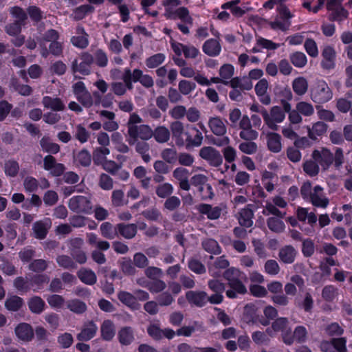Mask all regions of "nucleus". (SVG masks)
Here are the masks:
<instances>
[{"label":"nucleus","instance_id":"obj_48","mask_svg":"<svg viewBox=\"0 0 352 352\" xmlns=\"http://www.w3.org/2000/svg\"><path fill=\"white\" fill-rule=\"evenodd\" d=\"M153 136L157 142H166L170 138V131L166 127L160 126L155 129Z\"/></svg>","mask_w":352,"mask_h":352},{"label":"nucleus","instance_id":"obj_17","mask_svg":"<svg viewBox=\"0 0 352 352\" xmlns=\"http://www.w3.org/2000/svg\"><path fill=\"white\" fill-rule=\"evenodd\" d=\"M269 82L265 78L261 79L255 85L254 89L260 102L268 105L271 102V98L267 93Z\"/></svg>","mask_w":352,"mask_h":352},{"label":"nucleus","instance_id":"obj_46","mask_svg":"<svg viewBox=\"0 0 352 352\" xmlns=\"http://www.w3.org/2000/svg\"><path fill=\"white\" fill-rule=\"evenodd\" d=\"M291 63L298 68L304 67L307 63V58L302 52H295L289 55Z\"/></svg>","mask_w":352,"mask_h":352},{"label":"nucleus","instance_id":"obj_59","mask_svg":"<svg viewBox=\"0 0 352 352\" xmlns=\"http://www.w3.org/2000/svg\"><path fill=\"white\" fill-rule=\"evenodd\" d=\"M303 170L309 176L313 177L319 173V166L314 160H307L303 164Z\"/></svg>","mask_w":352,"mask_h":352},{"label":"nucleus","instance_id":"obj_28","mask_svg":"<svg viewBox=\"0 0 352 352\" xmlns=\"http://www.w3.org/2000/svg\"><path fill=\"white\" fill-rule=\"evenodd\" d=\"M197 210L200 213L206 215L210 219H218L221 213V209L219 207H212L209 204H205L199 205Z\"/></svg>","mask_w":352,"mask_h":352},{"label":"nucleus","instance_id":"obj_45","mask_svg":"<svg viewBox=\"0 0 352 352\" xmlns=\"http://www.w3.org/2000/svg\"><path fill=\"white\" fill-rule=\"evenodd\" d=\"M101 234L108 239H113L118 235V228L114 227L109 222L102 223L100 228Z\"/></svg>","mask_w":352,"mask_h":352},{"label":"nucleus","instance_id":"obj_50","mask_svg":"<svg viewBox=\"0 0 352 352\" xmlns=\"http://www.w3.org/2000/svg\"><path fill=\"white\" fill-rule=\"evenodd\" d=\"M40 144L42 149L47 153L55 154L60 150L59 145L52 142L48 137H43L40 141Z\"/></svg>","mask_w":352,"mask_h":352},{"label":"nucleus","instance_id":"obj_49","mask_svg":"<svg viewBox=\"0 0 352 352\" xmlns=\"http://www.w3.org/2000/svg\"><path fill=\"white\" fill-rule=\"evenodd\" d=\"M23 300L21 298L12 296L7 298L5 302L6 309L11 311H18L23 305Z\"/></svg>","mask_w":352,"mask_h":352},{"label":"nucleus","instance_id":"obj_21","mask_svg":"<svg viewBox=\"0 0 352 352\" xmlns=\"http://www.w3.org/2000/svg\"><path fill=\"white\" fill-rule=\"evenodd\" d=\"M80 59L81 62L79 64L76 61L73 64V70L74 72L87 75L89 73L90 66L94 61V58L88 53H84Z\"/></svg>","mask_w":352,"mask_h":352},{"label":"nucleus","instance_id":"obj_13","mask_svg":"<svg viewBox=\"0 0 352 352\" xmlns=\"http://www.w3.org/2000/svg\"><path fill=\"white\" fill-rule=\"evenodd\" d=\"M307 330L303 326H298L295 328L293 333L284 334L283 342L287 345L292 344L295 341L299 343L305 342L307 338Z\"/></svg>","mask_w":352,"mask_h":352},{"label":"nucleus","instance_id":"obj_40","mask_svg":"<svg viewBox=\"0 0 352 352\" xmlns=\"http://www.w3.org/2000/svg\"><path fill=\"white\" fill-rule=\"evenodd\" d=\"M118 336L120 344L129 345L134 339L133 331L131 327H123L118 331Z\"/></svg>","mask_w":352,"mask_h":352},{"label":"nucleus","instance_id":"obj_57","mask_svg":"<svg viewBox=\"0 0 352 352\" xmlns=\"http://www.w3.org/2000/svg\"><path fill=\"white\" fill-rule=\"evenodd\" d=\"M304 47L309 56L316 58L318 56V45L314 39L307 38L305 42Z\"/></svg>","mask_w":352,"mask_h":352},{"label":"nucleus","instance_id":"obj_56","mask_svg":"<svg viewBox=\"0 0 352 352\" xmlns=\"http://www.w3.org/2000/svg\"><path fill=\"white\" fill-rule=\"evenodd\" d=\"M47 301L50 306L55 309H59L63 307L65 304V299L62 296L57 294H52L48 296Z\"/></svg>","mask_w":352,"mask_h":352},{"label":"nucleus","instance_id":"obj_2","mask_svg":"<svg viewBox=\"0 0 352 352\" xmlns=\"http://www.w3.org/2000/svg\"><path fill=\"white\" fill-rule=\"evenodd\" d=\"M300 192L303 199L310 201L314 206L326 208L329 204V199L320 186L311 188L309 182H305L301 187Z\"/></svg>","mask_w":352,"mask_h":352},{"label":"nucleus","instance_id":"obj_43","mask_svg":"<svg viewBox=\"0 0 352 352\" xmlns=\"http://www.w3.org/2000/svg\"><path fill=\"white\" fill-rule=\"evenodd\" d=\"M252 217L253 212L251 209L248 208H243L239 213V222L242 226L249 228L253 223Z\"/></svg>","mask_w":352,"mask_h":352},{"label":"nucleus","instance_id":"obj_6","mask_svg":"<svg viewBox=\"0 0 352 352\" xmlns=\"http://www.w3.org/2000/svg\"><path fill=\"white\" fill-rule=\"evenodd\" d=\"M262 116L265 124L272 130H277V124L283 122L285 118V112L278 106L272 107L270 112L262 111Z\"/></svg>","mask_w":352,"mask_h":352},{"label":"nucleus","instance_id":"obj_5","mask_svg":"<svg viewBox=\"0 0 352 352\" xmlns=\"http://www.w3.org/2000/svg\"><path fill=\"white\" fill-rule=\"evenodd\" d=\"M333 98V92L328 84L323 80H318L311 89V98L319 104L325 103Z\"/></svg>","mask_w":352,"mask_h":352},{"label":"nucleus","instance_id":"obj_16","mask_svg":"<svg viewBox=\"0 0 352 352\" xmlns=\"http://www.w3.org/2000/svg\"><path fill=\"white\" fill-rule=\"evenodd\" d=\"M320 349L323 352H346V340L341 338L331 342L324 341L320 344Z\"/></svg>","mask_w":352,"mask_h":352},{"label":"nucleus","instance_id":"obj_27","mask_svg":"<svg viewBox=\"0 0 352 352\" xmlns=\"http://www.w3.org/2000/svg\"><path fill=\"white\" fill-rule=\"evenodd\" d=\"M267 144L269 150L274 153L281 151V137L276 133L270 132L267 133Z\"/></svg>","mask_w":352,"mask_h":352},{"label":"nucleus","instance_id":"obj_54","mask_svg":"<svg viewBox=\"0 0 352 352\" xmlns=\"http://www.w3.org/2000/svg\"><path fill=\"white\" fill-rule=\"evenodd\" d=\"M239 0H236L232 2L224 3L222 5V8L230 9L233 15L236 16H241L245 14L246 10H248V8L243 9L237 6L236 5L239 3Z\"/></svg>","mask_w":352,"mask_h":352},{"label":"nucleus","instance_id":"obj_25","mask_svg":"<svg viewBox=\"0 0 352 352\" xmlns=\"http://www.w3.org/2000/svg\"><path fill=\"white\" fill-rule=\"evenodd\" d=\"M208 126L211 131L216 135H223L226 133V126L219 117L210 118L208 121Z\"/></svg>","mask_w":352,"mask_h":352},{"label":"nucleus","instance_id":"obj_52","mask_svg":"<svg viewBox=\"0 0 352 352\" xmlns=\"http://www.w3.org/2000/svg\"><path fill=\"white\" fill-rule=\"evenodd\" d=\"M4 173L7 177H14L19 171V163L14 160H8L4 164Z\"/></svg>","mask_w":352,"mask_h":352},{"label":"nucleus","instance_id":"obj_30","mask_svg":"<svg viewBox=\"0 0 352 352\" xmlns=\"http://www.w3.org/2000/svg\"><path fill=\"white\" fill-rule=\"evenodd\" d=\"M221 50L219 41L216 39H209L203 45V51L210 56H218Z\"/></svg>","mask_w":352,"mask_h":352},{"label":"nucleus","instance_id":"obj_47","mask_svg":"<svg viewBox=\"0 0 352 352\" xmlns=\"http://www.w3.org/2000/svg\"><path fill=\"white\" fill-rule=\"evenodd\" d=\"M120 234L126 239L133 238L137 232V228L134 224H118L117 226Z\"/></svg>","mask_w":352,"mask_h":352},{"label":"nucleus","instance_id":"obj_11","mask_svg":"<svg viewBox=\"0 0 352 352\" xmlns=\"http://www.w3.org/2000/svg\"><path fill=\"white\" fill-rule=\"evenodd\" d=\"M200 157L206 160L210 165L219 166L223 159L220 153L212 146H204L199 151Z\"/></svg>","mask_w":352,"mask_h":352},{"label":"nucleus","instance_id":"obj_42","mask_svg":"<svg viewBox=\"0 0 352 352\" xmlns=\"http://www.w3.org/2000/svg\"><path fill=\"white\" fill-rule=\"evenodd\" d=\"M78 276L82 283L89 285L96 283L97 280L96 274L88 269H81L78 271Z\"/></svg>","mask_w":352,"mask_h":352},{"label":"nucleus","instance_id":"obj_35","mask_svg":"<svg viewBox=\"0 0 352 352\" xmlns=\"http://www.w3.org/2000/svg\"><path fill=\"white\" fill-rule=\"evenodd\" d=\"M43 104L47 109L53 111H62L65 109V104L60 98L45 96L43 98Z\"/></svg>","mask_w":352,"mask_h":352},{"label":"nucleus","instance_id":"obj_9","mask_svg":"<svg viewBox=\"0 0 352 352\" xmlns=\"http://www.w3.org/2000/svg\"><path fill=\"white\" fill-rule=\"evenodd\" d=\"M69 208L77 212L91 213V204L88 197L85 196H75L69 199Z\"/></svg>","mask_w":352,"mask_h":352},{"label":"nucleus","instance_id":"obj_55","mask_svg":"<svg viewBox=\"0 0 352 352\" xmlns=\"http://www.w3.org/2000/svg\"><path fill=\"white\" fill-rule=\"evenodd\" d=\"M165 58L164 54L158 53L146 58L145 63L148 68H155L161 65Z\"/></svg>","mask_w":352,"mask_h":352},{"label":"nucleus","instance_id":"obj_36","mask_svg":"<svg viewBox=\"0 0 352 352\" xmlns=\"http://www.w3.org/2000/svg\"><path fill=\"white\" fill-rule=\"evenodd\" d=\"M30 310L36 314L42 313L45 307L44 300L39 296H33L28 302Z\"/></svg>","mask_w":352,"mask_h":352},{"label":"nucleus","instance_id":"obj_4","mask_svg":"<svg viewBox=\"0 0 352 352\" xmlns=\"http://www.w3.org/2000/svg\"><path fill=\"white\" fill-rule=\"evenodd\" d=\"M122 79L126 84L129 89L133 87L132 82H140L145 87H151L154 82L151 76L148 74H143V72L135 69L131 72L129 68H125L122 76Z\"/></svg>","mask_w":352,"mask_h":352},{"label":"nucleus","instance_id":"obj_3","mask_svg":"<svg viewBox=\"0 0 352 352\" xmlns=\"http://www.w3.org/2000/svg\"><path fill=\"white\" fill-rule=\"evenodd\" d=\"M243 274L235 267L228 269L224 273V277L228 280L230 289L226 291V296L230 298H236L238 294L246 293L245 286L239 280Z\"/></svg>","mask_w":352,"mask_h":352},{"label":"nucleus","instance_id":"obj_44","mask_svg":"<svg viewBox=\"0 0 352 352\" xmlns=\"http://www.w3.org/2000/svg\"><path fill=\"white\" fill-rule=\"evenodd\" d=\"M110 153L107 147H97L93 152V160L97 165H102L106 160V157Z\"/></svg>","mask_w":352,"mask_h":352},{"label":"nucleus","instance_id":"obj_34","mask_svg":"<svg viewBox=\"0 0 352 352\" xmlns=\"http://www.w3.org/2000/svg\"><path fill=\"white\" fill-rule=\"evenodd\" d=\"M234 74V67L231 64L223 65L219 70V75L222 80V83L228 85Z\"/></svg>","mask_w":352,"mask_h":352},{"label":"nucleus","instance_id":"obj_41","mask_svg":"<svg viewBox=\"0 0 352 352\" xmlns=\"http://www.w3.org/2000/svg\"><path fill=\"white\" fill-rule=\"evenodd\" d=\"M296 255L295 249L290 246H285L282 248L279 252L280 260L285 263H292L294 261Z\"/></svg>","mask_w":352,"mask_h":352},{"label":"nucleus","instance_id":"obj_53","mask_svg":"<svg viewBox=\"0 0 352 352\" xmlns=\"http://www.w3.org/2000/svg\"><path fill=\"white\" fill-rule=\"evenodd\" d=\"M289 25L290 21L280 16L270 23V26L274 30L285 31L289 28Z\"/></svg>","mask_w":352,"mask_h":352},{"label":"nucleus","instance_id":"obj_23","mask_svg":"<svg viewBox=\"0 0 352 352\" xmlns=\"http://www.w3.org/2000/svg\"><path fill=\"white\" fill-rule=\"evenodd\" d=\"M306 128L308 137L313 140H316L327 132L328 126L322 122H317L311 126H307Z\"/></svg>","mask_w":352,"mask_h":352},{"label":"nucleus","instance_id":"obj_60","mask_svg":"<svg viewBox=\"0 0 352 352\" xmlns=\"http://www.w3.org/2000/svg\"><path fill=\"white\" fill-rule=\"evenodd\" d=\"M202 245L205 250L208 252L218 254L221 252L220 247L217 242L213 239H206L203 241Z\"/></svg>","mask_w":352,"mask_h":352},{"label":"nucleus","instance_id":"obj_8","mask_svg":"<svg viewBox=\"0 0 352 352\" xmlns=\"http://www.w3.org/2000/svg\"><path fill=\"white\" fill-rule=\"evenodd\" d=\"M312 158L318 163L324 170H327L333 161V155L330 150L326 148L314 150Z\"/></svg>","mask_w":352,"mask_h":352},{"label":"nucleus","instance_id":"obj_12","mask_svg":"<svg viewBox=\"0 0 352 352\" xmlns=\"http://www.w3.org/2000/svg\"><path fill=\"white\" fill-rule=\"evenodd\" d=\"M74 93L80 102L85 107L92 105L93 100L90 93L87 90L82 82H77L73 85Z\"/></svg>","mask_w":352,"mask_h":352},{"label":"nucleus","instance_id":"obj_62","mask_svg":"<svg viewBox=\"0 0 352 352\" xmlns=\"http://www.w3.org/2000/svg\"><path fill=\"white\" fill-rule=\"evenodd\" d=\"M23 187L26 192H34L38 188V182L34 177L28 176L23 180Z\"/></svg>","mask_w":352,"mask_h":352},{"label":"nucleus","instance_id":"obj_7","mask_svg":"<svg viewBox=\"0 0 352 352\" xmlns=\"http://www.w3.org/2000/svg\"><path fill=\"white\" fill-rule=\"evenodd\" d=\"M153 131L146 124L139 125L138 126H131L128 130L127 141L129 144L134 145L138 139L148 140L153 137Z\"/></svg>","mask_w":352,"mask_h":352},{"label":"nucleus","instance_id":"obj_33","mask_svg":"<svg viewBox=\"0 0 352 352\" xmlns=\"http://www.w3.org/2000/svg\"><path fill=\"white\" fill-rule=\"evenodd\" d=\"M78 36H74L71 38L72 44L79 48H85L88 44L87 34L85 33L84 30L81 27L77 28Z\"/></svg>","mask_w":352,"mask_h":352},{"label":"nucleus","instance_id":"obj_1","mask_svg":"<svg viewBox=\"0 0 352 352\" xmlns=\"http://www.w3.org/2000/svg\"><path fill=\"white\" fill-rule=\"evenodd\" d=\"M170 128L178 145L197 147L202 143V133L193 126L188 124L184 126L181 122L175 121L170 124Z\"/></svg>","mask_w":352,"mask_h":352},{"label":"nucleus","instance_id":"obj_14","mask_svg":"<svg viewBox=\"0 0 352 352\" xmlns=\"http://www.w3.org/2000/svg\"><path fill=\"white\" fill-rule=\"evenodd\" d=\"M239 128L241 129L239 134L241 138L245 140H253L257 138L258 133L252 129L251 122L248 116H243L239 122Z\"/></svg>","mask_w":352,"mask_h":352},{"label":"nucleus","instance_id":"obj_10","mask_svg":"<svg viewBox=\"0 0 352 352\" xmlns=\"http://www.w3.org/2000/svg\"><path fill=\"white\" fill-rule=\"evenodd\" d=\"M10 12L15 19V22L7 26L6 31L10 35H15L21 31V22L26 19V14L19 7L12 8Z\"/></svg>","mask_w":352,"mask_h":352},{"label":"nucleus","instance_id":"obj_39","mask_svg":"<svg viewBox=\"0 0 352 352\" xmlns=\"http://www.w3.org/2000/svg\"><path fill=\"white\" fill-rule=\"evenodd\" d=\"M229 265L228 261L224 256H220L217 258L214 265L209 267V272L211 276L217 277L221 274L219 269H224Z\"/></svg>","mask_w":352,"mask_h":352},{"label":"nucleus","instance_id":"obj_38","mask_svg":"<svg viewBox=\"0 0 352 352\" xmlns=\"http://www.w3.org/2000/svg\"><path fill=\"white\" fill-rule=\"evenodd\" d=\"M97 330L98 327L94 322H89L85 325L78 338L80 340H89L96 335Z\"/></svg>","mask_w":352,"mask_h":352},{"label":"nucleus","instance_id":"obj_18","mask_svg":"<svg viewBox=\"0 0 352 352\" xmlns=\"http://www.w3.org/2000/svg\"><path fill=\"white\" fill-rule=\"evenodd\" d=\"M43 168L50 171L53 176H60L65 170V166L63 164L56 163L55 158L52 155H47L44 158Z\"/></svg>","mask_w":352,"mask_h":352},{"label":"nucleus","instance_id":"obj_26","mask_svg":"<svg viewBox=\"0 0 352 352\" xmlns=\"http://www.w3.org/2000/svg\"><path fill=\"white\" fill-rule=\"evenodd\" d=\"M15 333L19 339L30 341L34 336L32 327L27 323H21L15 328Z\"/></svg>","mask_w":352,"mask_h":352},{"label":"nucleus","instance_id":"obj_37","mask_svg":"<svg viewBox=\"0 0 352 352\" xmlns=\"http://www.w3.org/2000/svg\"><path fill=\"white\" fill-rule=\"evenodd\" d=\"M292 88L296 94L302 96L308 89V82L305 77H297L292 82Z\"/></svg>","mask_w":352,"mask_h":352},{"label":"nucleus","instance_id":"obj_51","mask_svg":"<svg viewBox=\"0 0 352 352\" xmlns=\"http://www.w3.org/2000/svg\"><path fill=\"white\" fill-rule=\"evenodd\" d=\"M67 307L71 311L78 314H82L87 309L86 304L78 299L67 301Z\"/></svg>","mask_w":352,"mask_h":352},{"label":"nucleus","instance_id":"obj_15","mask_svg":"<svg viewBox=\"0 0 352 352\" xmlns=\"http://www.w3.org/2000/svg\"><path fill=\"white\" fill-rule=\"evenodd\" d=\"M322 56L321 66L323 69L329 70L335 67L336 52L332 46H324Z\"/></svg>","mask_w":352,"mask_h":352},{"label":"nucleus","instance_id":"obj_20","mask_svg":"<svg viewBox=\"0 0 352 352\" xmlns=\"http://www.w3.org/2000/svg\"><path fill=\"white\" fill-rule=\"evenodd\" d=\"M281 331L282 338L283 339L284 334H289L290 328L289 327V321L286 318H277L272 325V328H268L266 330L267 333L270 336H273L275 332Z\"/></svg>","mask_w":352,"mask_h":352},{"label":"nucleus","instance_id":"obj_22","mask_svg":"<svg viewBox=\"0 0 352 352\" xmlns=\"http://www.w3.org/2000/svg\"><path fill=\"white\" fill-rule=\"evenodd\" d=\"M174 177L179 182V186L184 190H189L190 186L188 182L189 172L184 168H177L173 171Z\"/></svg>","mask_w":352,"mask_h":352},{"label":"nucleus","instance_id":"obj_19","mask_svg":"<svg viewBox=\"0 0 352 352\" xmlns=\"http://www.w3.org/2000/svg\"><path fill=\"white\" fill-rule=\"evenodd\" d=\"M209 288L215 292L214 295L209 297L210 302L212 304H219L223 300L222 293L225 290V285L223 283L217 280H212L208 282Z\"/></svg>","mask_w":352,"mask_h":352},{"label":"nucleus","instance_id":"obj_61","mask_svg":"<svg viewBox=\"0 0 352 352\" xmlns=\"http://www.w3.org/2000/svg\"><path fill=\"white\" fill-rule=\"evenodd\" d=\"M255 308L253 305H247L244 308V313L242 318L243 322L247 324L254 323Z\"/></svg>","mask_w":352,"mask_h":352},{"label":"nucleus","instance_id":"obj_29","mask_svg":"<svg viewBox=\"0 0 352 352\" xmlns=\"http://www.w3.org/2000/svg\"><path fill=\"white\" fill-rule=\"evenodd\" d=\"M101 337L107 341L111 340L116 335V327L110 320H104L100 327Z\"/></svg>","mask_w":352,"mask_h":352},{"label":"nucleus","instance_id":"obj_32","mask_svg":"<svg viewBox=\"0 0 352 352\" xmlns=\"http://www.w3.org/2000/svg\"><path fill=\"white\" fill-rule=\"evenodd\" d=\"M50 226L51 221L49 219L36 222L33 226L36 237L43 239L46 236L47 230Z\"/></svg>","mask_w":352,"mask_h":352},{"label":"nucleus","instance_id":"obj_58","mask_svg":"<svg viewBox=\"0 0 352 352\" xmlns=\"http://www.w3.org/2000/svg\"><path fill=\"white\" fill-rule=\"evenodd\" d=\"M296 109L300 113L304 116H310L314 112V107L311 104L307 102H300L297 103Z\"/></svg>","mask_w":352,"mask_h":352},{"label":"nucleus","instance_id":"obj_63","mask_svg":"<svg viewBox=\"0 0 352 352\" xmlns=\"http://www.w3.org/2000/svg\"><path fill=\"white\" fill-rule=\"evenodd\" d=\"M268 228L274 232H281L285 229V224L280 219L272 217L267 220Z\"/></svg>","mask_w":352,"mask_h":352},{"label":"nucleus","instance_id":"obj_24","mask_svg":"<svg viewBox=\"0 0 352 352\" xmlns=\"http://www.w3.org/2000/svg\"><path fill=\"white\" fill-rule=\"evenodd\" d=\"M186 296L189 302L199 307H202L208 300L209 301V298L204 292L190 291Z\"/></svg>","mask_w":352,"mask_h":352},{"label":"nucleus","instance_id":"obj_31","mask_svg":"<svg viewBox=\"0 0 352 352\" xmlns=\"http://www.w3.org/2000/svg\"><path fill=\"white\" fill-rule=\"evenodd\" d=\"M119 300L125 305L133 310H137L140 305L137 302L135 297L126 292H120L118 294Z\"/></svg>","mask_w":352,"mask_h":352},{"label":"nucleus","instance_id":"obj_64","mask_svg":"<svg viewBox=\"0 0 352 352\" xmlns=\"http://www.w3.org/2000/svg\"><path fill=\"white\" fill-rule=\"evenodd\" d=\"M178 88L180 93L184 95H188L195 90L196 84L191 81L182 80L179 82Z\"/></svg>","mask_w":352,"mask_h":352}]
</instances>
